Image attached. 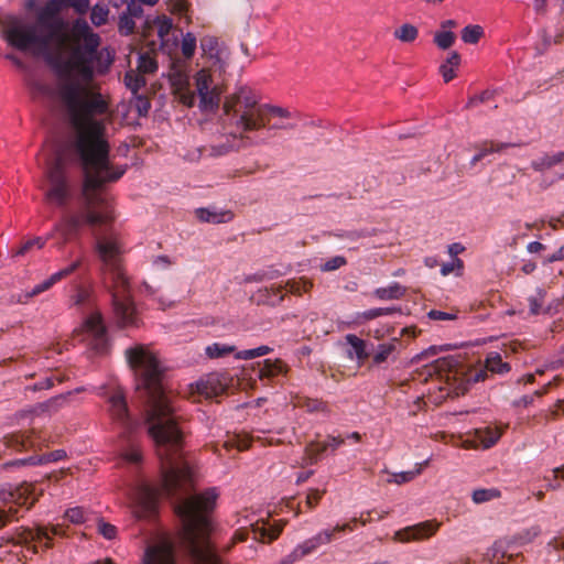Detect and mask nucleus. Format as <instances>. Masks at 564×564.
I'll return each mask as SVG.
<instances>
[{
	"instance_id": "nucleus-1",
	"label": "nucleus",
	"mask_w": 564,
	"mask_h": 564,
	"mask_svg": "<svg viewBox=\"0 0 564 564\" xmlns=\"http://www.w3.org/2000/svg\"><path fill=\"white\" fill-rule=\"evenodd\" d=\"M59 97L77 131L74 150L84 174L78 212L64 214L56 226L64 239L69 240L84 225L100 226L112 220L111 198L105 185L117 182L126 170L110 163L104 126L94 119L108 111L102 95L79 83L68 82L61 86Z\"/></svg>"
},
{
	"instance_id": "nucleus-2",
	"label": "nucleus",
	"mask_w": 564,
	"mask_h": 564,
	"mask_svg": "<svg viewBox=\"0 0 564 564\" xmlns=\"http://www.w3.org/2000/svg\"><path fill=\"white\" fill-rule=\"evenodd\" d=\"M126 357L135 372L137 392L149 424L148 432L161 462V490L173 497L192 481V471L182 459L184 431L163 389V368L158 357L143 345L128 348Z\"/></svg>"
},
{
	"instance_id": "nucleus-3",
	"label": "nucleus",
	"mask_w": 564,
	"mask_h": 564,
	"mask_svg": "<svg viewBox=\"0 0 564 564\" xmlns=\"http://www.w3.org/2000/svg\"><path fill=\"white\" fill-rule=\"evenodd\" d=\"M66 6L73 7L79 14H85L89 0H50L37 13L33 22L12 19L4 28V39L9 45L20 51L35 54L50 52L54 42L64 45L70 58L66 66L76 70L84 79L94 77L93 64L99 58L100 36L93 32L84 19L74 21L68 34H64L65 23L57 17Z\"/></svg>"
},
{
	"instance_id": "nucleus-4",
	"label": "nucleus",
	"mask_w": 564,
	"mask_h": 564,
	"mask_svg": "<svg viewBox=\"0 0 564 564\" xmlns=\"http://www.w3.org/2000/svg\"><path fill=\"white\" fill-rule=\"evenodd\" d=\"M292 115L286 108L261 104L249 87H239L224 102V126L229 137L209 147V156H223L248 147L265 145L279 130H293Z\"/></svg>"
},
{
	"instance_id": "nucleus-5",
	"label": "nucleus",
	"mask_w": 564,
	"mask_h": 564,
	"mask_svg": "<svg viewBox=\"0 0 564 564\" xmlns=\"http://www.w3.org/2000/svg\"><path fill=\"white\" fill-rule=\"evenodd\" d=\"M218 494L216 490L194 495L176 507L182 520V541L191 554L204 564H218L208 543L210 531L209 512L213 511Z\"/></svg>"
},
{
	"instance_id": "nucleus-6",
	"label": "nucleus",
	"mask_w": 564,
	"mask_h": 564,
	"mask_svg": "<svg viewBox=\"0 0 564 564\" xmlns=\"http://www.w3.org/2000/svg\"><path fill=\"white\" fill-rule=\"evenodd\" d=\"M96 250L102 261L104 283L111 294L112 310L120 326L134 325L135 308L131 297L130 283L119 257V247L112 239H97Z\"/></svg>"
},
{
	"instance_id": "nucleus-7",
	"label": "nucleus",
	"mask_w": 564,
	"mask_h": 564,
	"mask_svg": "<svg viewBox=\"0 0 564 564\" xmlns=\"http://www.w3.org/2000/svg\"><path fill=\"white\" fill-rule=\"evenodd\" d=\"M45 173L50 185L45 192V199L50 204L65 207L72 198V187L66 175L62 155H57L50 163Z\"/></svg>"
},
{
	"instance_id": "nucleus-8",
	"label": "nucleus",
	"mask_w": 564,
	"mask_h": 564,
	"mask_svg": "<svg viewBox=\"0 0 564 564\" xmlns=\"http://www.w3.org/2000/svg\"><path fill=\"white\" fill-rule=\"evenodd\" d=\"M36 500L31 485L20 486L15 489H0V528L15 517L18 507H25L29 510Z\"/></svg>"
},
{
	"instance_id": "nucleus-9",
	"label": "nucleus",
	"mask_w": 564,
	"mask_h": 564,
	"mask_svg": "<svg viewBox=\"0 0 564 564\" xmlns=\"http://www.w3.org/2000/svg\"><path fill=\"white\" fill-rule=\"evenodd\" d=\"M66 530L63 524H55L52 527L36 525L35 528H20L12 536V541L22 544L37 553V545H43L46 550L53 546V536H65Z\"/></svg>"
},
{
	"instance_id": "nucleus-10",
	"label": "nucleus",
	"mask_w": 564,
	"mask_h": 564,
	"mask_svg": "<svg viewBox=\"0 0 564 564\" xmlns=\"http://www.w3.org/2000/svg\"><path fill=\"white\" fill-rule=\"evenodd\" d=\"M82 340L96 354H104L108 349L106 327L99 313L91 314L84 322L80 330Z\"/></svg>"
},
{
	"instance_id": "nucleus-11",
	"label": "nucleus",
	"mask_w": 564,
	"mask_h": 564,
	"mask_svg": "<svg viewBox=\"0 0 564 564\" xmlns=\"http://www.w3.org/2000/svg\"><path fill=\"white\" fill-rule=\"evenodd\" d=\"M196 93L199 97V107L203 110L214 111L220 102L221 90L218 85H214L212 75L203 68L195 75Z\"/></svg>"
},
{
	"instance_id": "nucleus-12",
	"label": "nucleus",
	"mask_w": 564,
	"mask_h": 564,
	"mask_svg": "<svg viewBox=\"0 0 564 564\" xmlns=\"http://www.w3.org/2000/svg\"><path fill=\"white\" fill-rule=\"evenodd\" d=\"M284 525L285 522L283 521L274 523L273 525L269 524L267 521H257L256 523L251 524L250 530L240 529L236 531L232 539L235 543L243 542L249 538V534L252 533L253 540L270 543L279 538L283 531Z\"/></svg>"
},
{
	"instance_id": "nucleus-13",
	"label": "nucleus",
	"mask_w": 564,
	"mask_h": 564,
	"mask_svg": "<svg viewBox=\"0 0 564 564\" xmlns=\"http://www.w3.org/2000/svg\"><path fill=\"white\" fill-rule=\"evenodd\" d=\"M3 444L7 448L15 452L39 451L47 446L46 438L34 429L10 433L3 437Z\"/></svg>"
},
{
	"instance_id": "nucleus-14",
	"label": "nucleus",
	"mask_w": 564,
	"mask_h": 564,
	"mask_svg": "<svg viewBox=\"0 0 564 564\" xmlns=\"http://www.w3.org/2000/svg\"><path fill=\"white\" fill-rule=\"evenodd\" d=\"M110 403V414L113 421H116L122 429V435L132 433L138 423L134 421L128 410L127 401L121 389H116L108 398Z\"/></svg>"
},
{
	"instance_id": "nucleus-15",
	"label": "nucleus",
	"mask_w": 564,
	"mask_h": 564,
	"mask_svg": "<svg viewBox=\"0 0 564 564\" xmlns=\"http://www.w3.org/2000/svg\"><path fill=\"white\" fill-rule=\"evenodd\" d=\"M487 558L496 564H518L522 554L517 549V541L500 539L486 553Z\"/></svg>"
},
{
	"instance_id": "nucleus-16",
	"label": "nucleus",
	"mask_w": 564,
	"mask_h": 564,
	"mask_svg": "<svg viewBox=\"0 0 564 564\" xmlns=\"http://www.w3.org/2000/svg\"><path fill=\"white\" fill-rule=\"evenodd\" d=\"M438 527L435 520H426L395 531L393 539L401 543L426 540L437 532Z\"/></svg>"
},
{
	"instance_id": "nucleus-17",
	"label": "nucleus",
	"mask_w": 564,
	"mask_h": 564,
	"mask_svg": "<svg viewBox=\"0 0 564 564\" xmlns=\"http://www.w3.org/2000/svg\"><path fill=\"white\" fill-rule=\"evenodd\" d=\"M511 370V367L508 362H505L500 356V354L492 351L487 355L485 360V368L470 370L467 373L466 381L468 383H476L480 381H485L488 377V372L505 375Z\"/></svg>"
},
{
	"instance_id": "nucleus-18",
	"label": "nucleus",
	"mask_w": 564,
	"mask_h": 564,
	"mask_svg": "<svg viewBox=\"0 0 564 564\" xmlns=\"http://www.w3.org/2000/svg\"><path fill=\"white\" fill-rule=\"evenodd\" d=\"M142 564H175L174 544L167 538L149 545L144 552Z\"/></svg>"
},
{
	"instance_id": "nucleus-19",
	"label": "nucleus",
	"mask_w": 564,
	"mask_h": 564,
	"mask_svg": "<svg viewBox=\"0 0 564 564\" xmlns=\"http://www.w3.org/2000/svg\"><path fill=\"white\" fill-rule=\"evenodd\" d=\"M203 56L212 61L214 66L223 69L227 64L229 53L216 36L205 35L200 39Z\"/></svg>"
},
{
	"instance_id": "nucleus-20",
	"label": "nucleus",
	"mask_w": 564,
	"mask_h": 564,
	"mask_svg": "<svg viewBox=\"0 0 564 564\" xmlns=\"http://www.w3.org/2000/svg\"><path fill=\"white\" fill-rule=\"evenodd\" d=\"M226 383L218 373H209L195 384V393L205 399H216L225 393Z\"/></svg>"
},
{
	"instance_id": "nucleus-21",
	"label": "nucleus",
	"mask_w": 564,
	"mask_h": 564,
	"mask_svg": "<svg viewBox=\"0 0 564 564\" xmlns=\"http://www.w3.org/2000/svg\"><path fill=\"white\" fill-rule=\"evenodd\" d=\"M336 533L334 531V528H327L324 530H321L312 538L303 541L302 543L297 544L299 549L301 550V553L304 556H307L315 551H317L322 545H326L330 543L333 540L336 539Z\"/></svg>"
},
{
	"instance_id": "nucleus-22",
	"label": "nucleus",
	"mask_w": 564,
	"mask_h": 564,
	"mask_svg": "<svg viewBox=\"0 0 564 564\" xmlns=\"http://www.w3.org/2000/svg\"><path fill=\"white\" fill-rule=\"evenodd\" d=\"M346 442L345 437L341 436H328L323 442H313L306 446V454L310 457L311 463H316L319 456L327 451L335 452L339 446Z\"/></svg>"
},
{
	"instance_id": "nucleus-23",
	"label": "nucleus",
	"mask_w": 564,
	"mask_h": 564,
	"mask_svg": "<svg viewBox=\"0 0 564 564\" xmlns=\"http://www.w3.org/2000/svg\"><path fill=\"white\" fill-rule=\"evenodd\" d=\"M313 283L306 278H300L299 280L290 279L286 281L285 285H272L270 288V292L273 295L279 296V303L284 300L283 290L286 289L290 293L295 295H301L302 293H307L312 290Z\"/></svg>"
},
{
	"instance_id": "nucleus-24",
	"label": "nucleus",
	"mask_w": 564,
	"mask_h": 564,
	"mask_svg": "<svg viewBox=\"0 0 564 564\" xmlns=\"http://www.w3.org/2000/svg\"><path fill=\"white\" fill-rule=\"evenodd\" d=\"M345 340L350 346V349L347 350L349 359H356L359 365H362L370 357V344L366 340L355 334L346 335Z\"/></svg>"
},
{
	"instance_id": "nucleus-25",
	"label": "nucleus",
	"mask_w": 564,
	"mask_h": 564,
	"mask_svg": "<svg viewBox=\"0 0 564 564\" xmlns=\"http://www.w3.org/2000/svg\"><path fill=\"white\" fill-rule=\"evenodd\" d=\"M195 215L200 221L209 224H225L234 219L231 210L219 209L215 206L197 208Z\"/></svg>"
},
{
	"instance_id": "nucleus-26",
	"label": "nucleus",
	"mask_w": 564,
	"mask_h": 564,
	"mask_svg": "<svg viewBox=\"0 0 564 564\" xmlns=\"http://www.w3.org/2000/svg\"><path fill=\"white\" fill-rule=\"evenodd\" d=\"M66 457L64 449H56L43 455H32L26 458H20L11 462L9 465L22 467V466H39L45 465L52 462H58Z\"/></svg>"
},
{
	"instance_id": "nucleus-27",
	"label": "nucleus",
	"mask_w": 564,
	"mask_h": 564,
	"mask_svg": "<svg viewBox=\"0 0 564 564\" xmlns=\"http://www.w3.org/2000/svg\"><path fill=\"white\" fill-rule=\"evenodd\" d=\"M156 490L150 487H143L141 489L139 507L135 510V516L138 518L150 517L154 513L156 506Z\"/></svg>"
},
{
	"instance_id": "nucleus-28",
	"label": "nucleus",
	"mask_w": 564,
	"mask_h": 564,
	"mask_svg": "<svg viewBox=\"0 0 564 564\" xmlns=\"http://www.w3.org/2000/svg\"><path fill=\"white\" fill-rule=\"evenodd\" d=\"M398 344V338H392L387 343L379 344L377 347L370 344V349L373 351L371 360L372 366H380L386 362L397 350Z\"/></svg>"
},
{
	"instance_id": "nucleus-29",
	"label": "nucleus",
	"mask_w": 564,
	"mask_h": 564,
	"mask_svg": "<svg viewBox=\"0 0 564 564\" xmlns=\"http://www.w3.org/2000/svg\"><path fill=\"white\" fill-rule=\"evenodd\" d=\"M546 296V291L542 288H538L534 294L528 297L529 302V314L530 315H540V314H551L553 306L551 304L544 305Z\"/></svg>"
},
{
	"instance_id": "nucleus-30",
	"label": "nucleus",
	"mask_w": 564,
	"mask_h": 564,
	"mask_svg": "<svg viewBox=\"0 0 564 564\" xmlns=\"http://www.w3.org/2000/svg\"><path fill=\"white\" fill-rule=\"evenodd\" d=\"M285 371V364L280 360L265 359L259 364L258 376L260 379H272Z\"/></svg>"
},
{
	"instance_id": "nucleus-31",
	"label": "nucleus",
	"mask_w": 564,
	"mask_h": 564,
	"mask_svg": "<svg viewBox=\"0 0 564 564\" xmlns=\"http://www.w3.org/2000/svg\"><path fill=\"white\" fill-rule=\"evenodd\" d=\"M502 435V430L498 426H486L476 430L477 440L485 448L494 446Z\"/></svg>"
},
{
	"instance_id": "nucleus-32",
	"label": "nucleus",
	"mask_w": 564,
	"mask_h": 564,
	"mask_svg": "<svg viewBox=\"0 0 564 564\" xmlns=\"http://www.w3.org/2000/svg\"><path fill=\"white\" fill-rule=\"evenodd\" d=\"M406 289L398 282H393L388 286L378 288L373 291V295L382 301L399 300L404 296Z\"/></svg>"
},
{
	"instance_id": "nucleus-33",
	"label": "nucleus",
	"mask_w": 564,
	"mask_h": 564,
	"mask_svg": "<svg viewBox=\"0 0 564 564\" xmlns=\"http://www.w3.org/2000/svg\"><path fill=\"white\" fill-rule=\"evenodd\" d=\"M294 405L297 408L305 409L310 413H326L328 411L327 404L325 402L318 399H311L307 397H296L294 400Z\"/></svg>"
},
{
	"instance_id": "nucleus-34",
	"label": "nucleus",
	"mask_w": 564,
	"mask_h": 564,
	"mask_svg": "<svg viewBox=\"0 0 564 564\" xmlns=\"http://www.w3.org/2000/svg\"><path fill=\"white\" fill-rule=\"evenodd\" d=\"M454 365L455 360L451 357L438 358L435 361H433V364L430 366L429 375H437L440 377L445 375L446 379L449 380V373Z\"/></svg>"
},
{
	"instance_id": "nucleus-35",
	"label": "nucleus",
	"mask_w": 564,
	"mask_h": 564,
	"mask_svg": "<svg viewBox=\"0 0 564 564\" xmlns=\"http://www.w3.org/2000/svg\"><path fill=\"white\" fill-rule=\"evenodd\" d=\"M399 312H400V308L394 307V306L393 307L370 308L365 312L358 313L357 321L358 322L370 321V319L378 318L380 316L393 315Z\"/></svg>"
},
{
	"instance_id": "nucleus-36",
	"label": "nucleus",
	"mask_w": 564,
	"mask_h": 564,
	"mask_svg": "<svg viewBox=\"0 0 564 564\" xmlns=\"http://www.w3.org/2000/svg\"><path fill=\"white\" fill-rule=\"evenodd\" d=\"M55 283L57 282L55 281V279H53V275H51L48 279L35 285L30 292L20 294L18 297V302L28 303L30 299L37 296L39 294L50 290Z\"/></svg>"
},
{
	"instance_id": "nucleus-37",
	"label": "nucleus",
	"mask_w": 564,
	"mask_h": 564,
	"mask_svg": "<svg viewBox=\"0 0 564 564\" xmlns=\"http://www.w3.org/2000/svg\"><path fill=\"white\" fill-rule=\"evenodd\" d=\"M196 47V36L192 32L185 33L181 42V52L185 61H189L193 58Z\"/></svg>"
},
{
	"instance_id": "nucleus-38",
	"label": "nucleus",
	"mask_w": 564,
	"mask_h": 564,
	"mask_svg": "<svg viewBox=\"0 0 564 564\" xmlns=\"http://www.w3.org/2000/svg\"><path fill=\"white\" fill-rule=\"evenodd\" d=\"M250 438L245 434H232L224 443V447L227 449L236 448L240 452L246 451L250 446Z\"/></svg>"
},
{
	"instance_id": "nucleus-39",
	"label": "nucleus",
	"mask_w": 564,
	"mask_h": 564,
	"mask_svg": "<svg viewBox=\"0 0 564 564\" xmlns=\"http://www.w3.org/2000/svg\"><path fill=\"white\" fill-rule=\"evenodd\" d=\"M395 39L404 43H411L416 40L419 30L413 24L404 23L394 31Z\"/></svg>"
},
{
	"instance_id": "nucleus-40",
	"label": "nucleus",
	"mask_w": 564,
	"mask_h": 564,
	"mask_svg": "<svg viewBox=\"0 0 564 564\" xmlns=\"http://www.w3.org/2000/svg\"><path fill=\"white\" fill-rule=\"evenodd\" d=\"M501 496L497 488H480L473 491L471 498L475 503H484Z\"/></svg>"
},
{
	"instance_id": "nucleus-41",
	"label": "nucleus",
	"mask_w": 564,
	"mask_h": 564,
	"mask_svg": "<svg viewBox=\"0 0 564 564\" xmlns=\"http://www.w3.org/2000/svg\"><path fill=\"white\" fill-rule=\"evenodd\" d=\"M153 23L158 29V36L163 43L173 29V21L166 15H160L154 19Z\"/></svg>"
},
{
	"instance_id": "nucleus-42",
	"label": "nucleus",
	"mask_w": 564,
	"mask_h": 564,
	"mask_svg": "<svg viewBox=\"0 0 564 564\" xmlns=\"http://www.w3.org/2000/svg\"><path fill=\"white\" fill-rule=\"evenodd\" d=\"M235 346L214 343L206 347L205 352L209 358H221L234 352Z\"/></svg>"
},
{
	"instance_id": "nucleus-43",
	"label": "nucleus",
	"mask_w": 564,
	"mask_h": 564,
	"mask_svg": "<svg viewBox=\"0 0 564 564\" xmlns=\"http://www.w3.org/2000/svg\"><path fill=\"white\" fill-rule=\"evenodd\" d=\"M541 530L539 527H532L530 529H525L522 532H519L517 535L511 538V541H517V549L520 550L521 546L530 543L533 539H535L540 534Z\"/></svg>"
},
{
	"instance_id": "nucleus-44",
	"label": "nucleus",
	"mask_w": 564,
	"mask_h": 564,
	"mask_svg": "<svg viewBox=\"0 0 564 564\" xmlns=\"http://www.w3.org/2000/svg\"><path fill=\"white\" fill-rule=\"evenodd\" d=\"M484 35L480 25H467L462 30V40L468 44H476Z\"/></svg>"
},
{
	"instance_id": "nucleus-45",
	"label": "nucleus",
	"mask_w": 564,
	"mask_h": 564,
	"mask_svg": "<svg viewBox=\"0 0 564 564\" xmlns=\"http://www.w3.org/2000/svg\"><path fill=\"white\" fill-rule=\"evenodd\" d=\"M109 9L105 4L97 3L93 7L90 12L91 23L96 26H101L108 21Z\"/></svg>"
},
{
	"instance_id": "nucleus-46",
	"label": "nucleus",
	"mask_w": 564,
	"mask_h": 564,
	"mask_svg": "<svg viewBox=\"0 0 564 564\" xmlns=\"http://www.w3.org/2000/svg\"><path fill=\"white\" fill-rule=\"evenodd\" d=\"M138 69L142 74H153L158 69V62L148 53L141 54L139 56Z\"/></svg>"
},
{
	"instance_id": "nucleus-47",
	"label": "nucleus",
	"mask_w": 564,
	"mask_h": 564,
	"mask_svg": "<svg viewBox=\"0 0 564 564\" xmlns=\"http://www.w3.org/2000/svg\"><path fill=\"white\" fill-rule=\"evenodd\" d=\"M64 518L74 524H82L87 521L88 513L82 507L69 508L65 511Z\"/></svg>"
},
{
	"instance_id": "nucleus-48",
	"label": "nucleus",
	"mask_w": 564,
	"mask_h": 564,
	"mask_svg": "<svg viewBox=\"0 0 564 564\" xmlns=\"http://www.w3.org/2000/svg\"><path fill=\"white\" fill-rule=\"evenodd\" d=\"M420 473L421 468L416 470L393 473L390 475V478L387 479V482L402 485L413 480Z\"/></svg>"
},
{
	"instance_id": "nucleus-49",
	"label": "nucleus",
	"mask_w": 564,
	"mask_h": 564,
	"mask_svg": "<svg viewBox=\"0 0 564 564\" xmlns=\"http://www.w3.org/2000/svg\"><path fill=\"white\" fill-rule=\"evenodd\" d=\"M272 350L273 349L271 347L262 345V346H259L257 348L242 350V351L237 354V357L239 359L248 360V359H253V358H257V357H261V356L268 355Z\"/></svg>"
},
{
	"instance_id": "nucleus-50",
	"label": "nucleus",
	"mask_w": 564,
	"mask_h": 564,
	"mask_svg": "<svg viewBox=\"0 0 564 564\" xmlns=\"http://www.w3.org/2000/svg\"><path fill=\"white\" fill-rule=\"evenodd\" d=\"M455 42V34L451 31L436 32L434 43L442 50L449 48Z\"/></svg>"
},
{
	"instance_id": "nucleus-51",
	"label": "nucleus",
	"mask_w": 564,
	"mask_h": 564,
	"mask_svg": "<svg viewBox=\"0 0 564 564\" xmlns=\"http://www.w3.org/2000/svg\"><path fill=\"white\" fill-rule=\"evenodd\" d=\"M509 147H512L510 143L495 142V141H486L479 148V153L482 156H487L488 154L500 152Z\"/></svg>"
},
{
	"instance_id": "nucleus-52",
	"label": "nucleus",
	"mask_w": 564,
	"mask_h": 564,
	"mask_svg": "<svg viewBox=\"0 0 564 564\" xmlns=\"http://www.w3.org/2000/svg\"><path fill=\"white\" fill-rule=\"evenodd\" d=\"M29 86L32 93L36 96L52 97L54 94L53 88L41 80H30Z\"/></svg>"
},
{
	"instance_id": "nucleus-53",
	"label": "nucleus",
	"mask_w": 564,
	"mask_h": 564,
	"mask_svg": "<svg viewBox=\"0 0 564 564\" xmlns=\"http://www.w3.org/2000/svg\"><path fill=\"white\" fill-rule=\"evenodd\" d=\"M369 521H371V518L364 519V518H352L348 522L343 524H336L334 528V531L337 534L351 532L355 530L356 524L360 522L362 525H366Z\"/></svg>"
},
{
	"instance_id": "nucleus-54",
	"label": "nucleus",
	"mask_w": 564,
	"mask_h": 564,
	"mask_svg": "<svg viewBox=\"0 0 564 564\" xmlns=\"http://www.w3.org/2000/svg\"><path fill=\"white\" fill-rule=\"evenodd\" d=\"M124 82L127 87L134 94L145 85V79L133 72H128L126 74Z\"/></svg>"
},
{
	"instance_id": "nucleus-55",
	"label": "nucleus",
	"mask_w": 564,
	"mask_h": 564,
	"mask_svg": "<svg viewBox=\"0 0 564 564\" xmlns=\"http://www.w3.org/2000/svg\"><path fill=\"white\" fill-rule=\"evenodd\" d=\"M135 28L133 19L123 12L119 18L118 30L121 35H130L133 33Z\"/></svg>"
},
{
	"instance_id": "nucleus-56",
	"label": "nucleus",
	"mask_w": 564,
	"mask_h": 564,
	"mask_svg": "<svg viewBox=\"0 0 564 564\" xmlns=\"http://www.w3.org/2000/svg\"><path fill=\"white\" fill-rule=\"evenodd\" d=\"M347 260L343 256H335L327 261H325L323 264H321L319 269L323 272H330L335 271L344 265H346Z\"/></svg>"
},
{
	"instance_id": "nucleus-57",
	"label": "nucleus",
	"mask_w": 564,
	"mask_h": 564,
	"mask_svg": "<svg viewBox=\"0 0 564 564\" xmlns=\"http://www.w3.org/2000/svg\"><path fill=\"white\" fill-rule=\"evenodd\" d=\"M549 386H550V383L544 386L542 389L534 391L533 394L523 395V397L519 398L518 400H514L513 405L514 406H523V408L531 405L535 398L542 397L547 391Z\"/></svg>"
},
{
	"instance_id": "nucleus-58",
	"label": "nucleus",
	"mask_w": 564,
	"mask_h": 564,
	"mask_svg": "<svg viewBox=\"0 0 564 564\" xmlns=\"http://www.w3.org/2000/svg\"><path fill=\"white\" fill-rule=\"evenodd\" d=\"M80 265H82V260L77 259V260L73 261L70 264H68L67 267H65V268L61 269L59 271L53 273L52 274L53 279H55L56 282H59L61 280L67 278L73 272H75Z\"/></svg>"
},
{
	"instance_id": "nucleus-59",
	"label": "nucleus",
	"mask_w": 564,
	"mask_h": 564,
	"mask_svg": "<svg viewBox=\"0 0 564 564\" xmlns=\"http://www.w3.org/2000/svg\"><path fill=\"white\" fill-rule=\"evenodd\" d=\"M325 490H318V489H310L306 495L305 505L308 509H314L322 497L324 496Z\"/></svg>"
},
{
	"instance_id": "nucleus-60",
	"label": "nucleus",
	"mask_w": 564,
	"mask_h": 564,
	"mask_svg": "<svg viewBox=\"0 0 564 564\" xmlns=\"http://www.w3.org/2000/svg\"><path fill=\"white\" fill-rule=\"evenodd\" d=\"M127 10L126 13L133 18H141L143 15V8L141 2L137 0H126Z\"/></svg>"
},
{
	"instance_id": "nucleus-61",
	"label": "nucleus",
	"mask_w": 564,
	"mask_h": 564,
	"mask_svg": "<svg viewBox=\"0 0 564 564\" xmlns=\"http://www.w3.org/2000/svg\"><path fill=\"white\" fill-rule=\"evenodd\" d=\"M123 458L128 463L139 464L142 459V454L137 445L131 444L130 448L123 453Z\"/></svg>"
},
{
	"instance_id": "nucleus-62",
	"label": "nucleus",
	"mask_w": 564,
	"mask_h": 564,
	"mask_svg": "<svg viewBox=\"0 0 564 564\" xmlns=\"http://www.w3.org/2000/svg\"><path fill=\"white\" fill-rule=\"evenodd\" d=\"M98 531L104 538H106L108 540L113 539L117 534V528L115 525L104 522V521L99 522Z\"/></svg>"
},
{
	"instance_id": "nucleus-63",
	"label": "nucleus",
	"mask_w": 564,
	"mask_h": 564,
	"mask_svg": "<svg viewBox=\"0 0 564 564\" xmlns=\"http://www.w3.org/2000/svg\"><path fill=\"white\" fill-rule=\"evenodd\" d=\"M427 316L433 321H453L456 318V313H448L438 310H431Z\"/></svg>"
},
{
	"instance_id": "nucleus-64",
	"label": "nucleus",
	"mask_w": 564,
	"mask_h": 564,
	"mask_svg": "<svg viewBox=\"0 0 564 564\" xmlns=\"http://www.w3.org/2000/svg\"><path fill=\"white\" fill-rule=\"evenodd\" d=\"M171 70L173 73V76L176 77L178 82L187 79V76L185 73V63H183L181 61L173 62Z\"/></svg>"
}]
</instances>
